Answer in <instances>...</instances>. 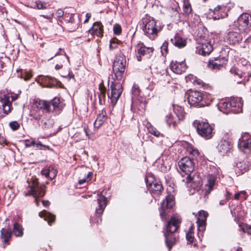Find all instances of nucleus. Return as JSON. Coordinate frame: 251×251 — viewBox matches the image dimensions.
<instances>
[{
    "mask_svg": "<svg viewBox=\"0 0 251 251\" xmlns=\"http://www.w3.org/2000/svg\"><path fill=\"white\" fill-rule=\"evenodd\" d=\"M180 223V220L179 218L174 216L172 217L166 225V231L164 233V235L166 244L169 251L176 241V239L173 236V233L177 230Z\"/></svg>",
    "mask_w": 251,
    "mask_h": 251,
    "instance_id": "nucleus-1",
    "label": "nucleus"
},
{
    "mask_svg": "<svg viewBox=\"0 0 251 251\" xmlns=\"http://www.w3.org/2000/svg\"><path fill=\"white\" fill-rule=\"evenodd\" d=\"M126 65L125 55L121 54L116 56L113 63V71L115 76L118 80H121L125 74Z\"/></svg>",
    "mask_w": 251,
    "mask_h": 251,
    "instance_id": "nucleus-2",
    "label": "nucleus"
},
{
    "mask_svg": "<svg viewBox=\"0 0 251 251\" xmlns=\"http://www.w3.org/2000/svg\"><path fill=\"white\" fill-rule=\"evenodd\" d=\"M142 29L145 34L151 39H154L160 29L153 18L149 17L143 19Z\"/></svg>",
    "mask_w": 251,
    "mask_h": 251,
    "instance_id": "nucleus-3",
    "label": "nucleus"
},
{
    "mask_svg": "<svg viewBox=\"0 0 251 251\" xmlns=\"http://www.w3.org/2000/svg\"><path fill=\"white\" fill-rule=\"evenodd\" d=\"M29 187L30 189L25 196H33L35 198L36 205L38 206V198L44 197L45 194V186H40L37 179H33L32 182L29 183Z\"/></svg>",
    "mask_w": 251,
    "mask_h": 251,
    "instance_id": "nucleus-4",
    "label": "nucleus"
},
{
    "mask_svg": "<svg viewBox=\"0 0 251 251\" xmlns=\"http://www.w3.org/2000/svg\"><path fill=\"white\" fill-rule=\"evenodd\" d=\"M234 25L241 33L248 34L251 30V15L243 13L234 22Z\"/></svg>",
    "mask_w": 251,
    "mask_h": 251,
    "instance_id": "nucleus-5",
    "label": "nucleus"
},
{
    "mask_svg": "<svg viewBox=\"0 0 251 251\" xmlns=\"http://www.w3.org/2000/svg\"><path fill=\"white\" fill-rule=\"evenodd\" d=\"M178 165L180 170L187 175L186 182H191L192 178L190 176V174L194 170V165L192 160L188 157H183L178 161Z\"/></svg>",
    "mask_w": 251,
    "mask_h": 251,
    "instance_id": "nucleus-6",
    "label": "nucleus"
},
{
    "mask_svg": "<svg viewBox=\"0 0 251 251\" xmlns=\"http://www.w3.org/2000/svg\"><path fill=\"white\" fill-rule=\"evenodd\" d=\"M204 94L197 91L190 92L188 96V101L191 106L201 107L207 105L204 101Z\"/></svg>",
    "mask_w": 251,
    "mask_h": 251,
    "instance_id": "nucleus-7",
    "label": "nucleus"
},
{
    "mask_svg": "<svg viewBox=\"0 0 251 251\" xmlns=\"http://www.w3.org/2000/svg\"><path fill=\"white\" fill-rule=\"evenodd\" d=\"M197 131L202 137L209 139L213 136L214 132L211 126L206 122H199L197 123Z\"/></svg>",
    "mask_w": 251,
    "mask_h": 251,
    "instance_id": "nucleus-8",
    "label": "nucleus"
},
{
    "mask_svg": "<svg viewBox=\"0 0 251 251\" xmlns=\"http://www.w3.org/2000/svg\"><path fill=\"white\" fill-rule=\"evenodd\" d=\"M111 93H108V98L111 100V102L115 105L119 99L122 91V85L120 82L114 83L111 82L110 85Z\"/></svg>",
    "mask_w": 251,
    "mask_h": 251,
    "instance_id": "nucleus-9",
    "label": "nucleus"
},
{
    "mask_svg": "<svg viewBox=\"0 0 251 251\" xmlns=\"http://www.w3.org/2000/svg\"><path fill=\"white\" fill-rule=\"evenodd\" d=\"M213 173H209L207 176V183L205 186V194L208 195L214 189L216 185V180L217 176L219 175L220 171L216 167L213 168Z\"/></svg>",
    "mask_w": 251,
    "mask_h": 251,
    "instance_id": "nucleus-10",
    "label": "nucleus"
},
{
    "mask_svg": "<svg viewBox=\"0 0 251 251\" xmlns=\"http://www.w3.org/2000/svg\"><path fill=\"white\" fill-rule=\"evenodd\" d=\"M238 146L242 151L249 153L251 152V136L247 132L242 134L239 139Z\"/></svg>",
    "mask_w": 251,
    "mask_h": 251,
    "instance_id": "nucleus-11",
    "label": "nucleus"
},
{
    "mask_svg": "<svg viewBox=\"0 0 251 251\" xmlns=\"http://www.w3.org/2000/svg\"><path fill=\"white\" fill-rule=\"evenodd\" d=\"M229 7L225 5H219L214 9H210L211 13H213V18L214 20L223 19L227 16Z\"/></svg>",
    "mask_w": 251,
    "mask_h": 251,
    "instance_id": "nucleus-12",
    "label": "nucleus"
},
{
    "mask_svg": "<svg viewBox=\"0 0 251 251\" xmlns=\"http://www.w3.org/2000/svg\"><path fill=\"white\" fill-rule=\"evenodd\" d=\"M208 214L207 212L201 210L199 212V215L197 220V223L198 226V236L199 238L203 236V231L205 229L206 224V219Z\"/></svg>",
    "mask_w": 251,
    "mask_h": 251,
    "instance_id": "nucleus-13",
    "label": "nucleus"
},
{
    "mask_svg": "<svg viewBox=\"0 0 251 251\" xmlns=\"http://www.w3.org/2000/svg\"><path fill=\"white\" fill-rule=\"evenodd\" d=\"M184 61L185 59L181 61H173L170 64L171 70L177 74H181L184 72L187 67Z\"/></svg>",
    "mask_w": 251,
    "mask_h": 251,
    "instance_id": "nucleus-14",
    "label": "nucleus"
},
{
    "mask_svg": "<svg viewBox=\"0 0 251 251\" xmlns=\"http://www.w3.org/2000/svg\"><path fill=\"white\" fill-rule=\"evenodd\" d=\"M175 205V201L173 197H167L165 200L161 202L160 208V215L162 217L165 216L167 213L168 209H171Z\"/></svg>",
    "mask_w": 251,
    "mask_h": 251,
    "instance_id": "nucleus-15",
    "label": "nucleus"
},
{
    "mask_svg": "<svg viewBox=\"0 0 251 251\" xmlns=\"http://www.w3.org/2000/svg\"><path fill=\"white\" fill-rule=\"evenodd\" d=\"M153 76L155 81L157 82L165 81L167 77V72L166 69H163L159 67H156L153 70Z\"/></svg>",
    "mask_w": 251,
    "mask_h": 251,
    "instance_id": "nucleus-16",
    "label": "nucleus"
},
{
    "mask_svg": "<svg viewBox=\"0 0 251 251\" xmlns=\"http://www.w3.org/2000/svg\"><path fill=\"white\" fill-rule=\"evenodd\" d=\"M242 39L243 37L241 33L234 31H229L226 37L227 42L233 45L239 44Z\"/></svg>",
    "mask_w": 251,
    "mask_h": 251,
    "instance_id": "nucleus-17",
    "label": "nucleus"
},
{
    "mask_svg": "<svg viewBox=\"0 0 251 251\" xmlns=\"http://www.w3.org/2000/svg\"><path fill=\"white\" fill-rule=\"evenodd\" d=\"M230 101L232 113H239L242 111L243 103L241 98L232 97Z\"/></svg>",
    "mask_w": 251,
    "mask_h": 251,
    "instance_id": "nucleus-18",
    "label": "nucleus"
},
{
    "mask_svg": "<svg viewBox=\"0 0 251 251\" xmlns=\"http://www.w3.org/2000/svg\"><path fill=\"white\" fill-rule=\"evenodd\" d=\"M227 62L226 57H219L215 58L214 60H210L209 61L208 66L211 69H220Z\"/></svg>",
    "mask_w": 251,
    "mask_h": 251,
    "instance_id": "nucleus-19",
    "label": "nucleus"
},
{
    "mask_svg": "<svg viewBox=\"0 0 251 251\" xmlns=\"http://www.w3.org/2000/svg\"><path fill=\"white\" fill-rule=\"evenodd\" d=\"M98 196L97 201L99 208H96V212L97 214L101 215L107 204V200L106 198L102 195V193L98 194Z\"/></svg>",
    "mask_w": 251,
    "mask_h": 251,
    "instance_id": "nucleus-20",
    "label": "nucleus"
},
{
    "mask_svg": "<svg viewBox=\"0 0 251 251\" xmlns=\"http://www.w3.org/2000/svg\"><path fill=\"white\" fill-rule=\"evenodd\" d=\"M232 147L230 143L226 140H221L217 147L218 150L221 155H225L226 154Z\"/></svg>",
    "mask_w": 251,
    "mask_h": 251,
    "instance_id": "nucleus-21",
    "label": "nucleus"
},
{
    "mask_svg": "<svg viewBox=\"0 0 251 251\" xmlns=\"http://www.w3.org/2000/svg\"><path fill=\"white\" fill-rule=\"evenodd\" d=\"M33 106L38 109H44L47 112L50 111V104L49 102L40 99H35Z\"/></svg>",
    "mask_w": 251,
    "mask_h": 251,
    "instance_id": "nucleus-22",
    "label": "nucleus"
},
{
    "mask_svg": "<svg viewBox=\"0 0 251 251\" xmlns=\"http://www.w3.org/2000/svg\"><path fill=\"white\" fill-rule=\"evenodd\" d=\"M103 26L101 23L96 22L94 24L92 28L89 29V32L92 35H96L97 36H102Z\"/></svg>",
    "mask_w": 251,
    "mask_h": 251,
    "instance_id": "nucleus-23",
    "label": "nucleus"
},
{
    "mask_svg": "<svg viewBox=\"0 0 251 251\" xmlns=\"http://www.w3.org/2000/svg\"><path fill=\"white\" fill-rule=\"evenodd\" d=\"M249 168V162L243 160L236 163L235 171L237 175H240L248 171Z\"/></svg>",
    "mask_w": 251,
    "mask_h": 251,
    "instance_id": "nucleus-24",
    "label": "nucleus"
},
{
    "mask_svg": "<svg viewBox=\"0 0 251 251\" xmlns=\"http://www.w3.org/2000/svg\"><path fill=\"white\" fill-rule=\"evenodd\" d=\"M107 118V114L105 110H102L98 115L96 120L94 123L95 128H99L106 120Z\"/></svg>",
    "mask_w": 251,
    "mask_h": 251,
    "instance_id": "nucleus-25",
    "label": "nucleus"
},
{
    "mask_svg": "<svg viewBox=\"0 0 251 251\" xmlns=\"http://www.w3.org/2000/svg\"><path fill=\"white\" fill-rule=\"evenodd\" d=\"M140 48L138 49V53L140 55H147L149 57L153 53L154 49L152 47H146L143 43L139 44Z\"/></svg>",
    "mask_w": 251,
    "mask_h": 251,
    "instance_id": "nucleus-26",
    "label": "nucleus"
},
{
    "mask_svg": "<svg viewBox=\"0 0 251 251\" xmlns=\"http://www.w3.org/2000/svg\"><path fill=\"white\" fill-rule=\"evenodd\" d=\"M60 52H57L54 55L56 56L58 55H60L61 56L59 58V63H61L63 64V66L69 67L70 65V62L69 57L67 55L66 53L64 51H62L61 49H59Z\"/></svg>",
    "mask_w": 251,
    "mask_h": 251,
    "instance_id": "nucleus-27",
    "label": "nucleus"
},
{
    "mask_svg": "<svg viewBox=\"0 0 251 251\" xmlns=\"http://www.w3.org/2000/svg\"><path fill=\"white\" fill-rule=\"evenodd\" d=\"M1 102L4 113L8 114L11 109V101L9 100V98L5 95L3 96L1 99Z\"/></svg>",
    "mask_w": 251,
    "mask_h": 251,
    "instance_id": "nucleus-28",
    "label": "nucleus"
},
{
    "mask_svg": "<svg viewBox=\"0 0 251 251\" xmlns=\"http://www.w3.org/2000/svg\"><path fill=\"white\" fill-rule=\"evenodd\" d=\"M41 218H43L45 221H48L49 225H51L52 223L55 221V216L46 210H43L39 213Z\"/></svg>",
    "mask_w": 251,
    "mask_h": 251,
    "instance_id": "nucleus-29",
    "label": "nucleus"
},
{
    "mask_svg": "<svg viewBox=\"0 0 251 251\" xmlns=\"http://www.w3.org/2000/svg\"><path fill=\"white\" fill-rule=\"evenodd\" d=\"M219 109L224 113L227 114L232 112L230 101H222L218 104Z\"/></svg>",
    "mask_w": 251,
    "mask_h": 251,
    "instance_id": "nucleus-30",
    "label": "nucleus"
},
{
    "mask_svg": "<svg viewBox=\"0 0 251 251\" xmlns=\"http://www.w3.org/2000/svg\"><path fill=\"white\" fill-rule=\"evenodd\" d=\"M40 80L43 87L52 88L55 86L54 80L49 76H43L41 77Z\"/></svg>",
    "mask_w": 251,
    "mask_h": 251,
    "instance_id": "nucleus-31",
    "label": "nucleus"
},
{
    "mask_svg": "<svg viewBox=\"0 0 251 251\" xmlns=\"http://www.w3.org/2000/svg\"><path fill=\"white\" fill-rule=\"evenodd\" d=\"M213 50L212 45L209 43H205L201 45L199 52L200 54L205 56L208 55Z\"/></svg>",
    "mask_w": 251,
    "mask_h": 251,
    "instance_id": "nucleus-32",
    "label": "nucleus"
},
{
    "mask_svg": "<svg viewBox=\"0 0 251 251\" xmlns=\"http://www.w3.org/2000/svg\"><path fill=\"white\" fill-rule=\"evenodd\" d=\"M171 42L174 45L179 48H183L186 45V40L182 39L178 35H176L173 38H172Z\"/></svg>",
    "mask_w": 251,
    "mask_h": 251,
    "instance_id": "nucleus-33",
    "label": "nucleus"
},
{
    "mask_svg": "<svg viewBox=\"0 0 251 251\" xmlns=\"http://www.w3.org/2000/svg\"><path fill=\"white\" fill-rule=\"evenodd\" d=\"M165 121L169 127L173 126V127H175L177 125V120L174 114H173L171 113L166 115L165 117Z\"/></svg>",
    "mask_w": 251,
    "mask_h": 251,
    "instance_id": "nucleus-34",
    "label": "nucleus"
},
{
    "mask_svg": "<svg viewBox=\"0 0 251 251\" xmlns=\"http://www.w3.org/2000/svg\"><path fill=\"white\" fill-rule=\"evenodd\" d=\"M24 228L20 224L15 223L13 225V233L16 237H22L24 234Z\"/></svg>",
    "mask_w": 251,
    "mask_h": 251,
    "instance_id": "nucleus-35",
    "label": "nucleus"
},
{
    "mask_svg": "<svg viewBox=\"0 0 251 251\" xmlns=\"http://www.w3.org/2000/svg\"><path fill=\"white\" fill-rule=\"evenodd\" d=\"M146 126L147 128L148 132L150 133L151 134L157 137L160 136H163V134H161L155 127L153 126L151 123H147Z\"/></svg>",
    "mask_w": 251,
    "mask_h": 251,
    "instance_id": "nucleus-36",
    "label": "nucleus"
},
{
    "mask_svg": "<svg viewBox=\"0 0 251 251\" xmlns=\"http://www.w3.org/2000/svg\"><path fill=\"white\" fill-rule=\"evenodd\" d=\"M12 232L8 229L2 228L1 230V238L3 239V242H7L11 238Z\"/></svg>",
    "mask_w": 251,
    "mask_h": 251,
    "instance_id": "nucleus-37",
    "label": "nucleus"
},
{
    "mask_svg": "<svg viewBox=\"0 0 251 251\" xmlns=\"http://www.w3.org/2000/svg\"><path fill=\"white\" fill-rule=\"evenodd\" d=\"M149 185L152 191L154 193L160 192L163 189L162 185L158 182L151 183Z\"/></svg>",
    "mask_w": 251,
    "mask_h": 251,
    "instance_id": "nucleus-38",
    "label": "nucleus"
},
{
    "mask_svg": "<svg viewBox=\"0 0 251 251\" xmlns=\"http://www.w3.org/2000/svg\"><path fill=\"white\" fill-rule=\"evenodd\" d=\"M53 107V109L55 111H59L62 108L60 102V99L58 98H54L49 103Z\"/></svg>",
    "mask_w": 251,
    "mask_h": 251,
    "instance_id": "nucleus-39",
    "label": "nucleus"
},
{
    "mask_svg": "<svg viewBox=\"0 0 251 251\" xmlns=\"http://www.w3.org/2000/svg\"><path fill=\"white\" fill-rule=\"evenodd\" d=\"M183 10L186 14H189L192 12V8L189 0H183Z\"/></svg>",
    "mask_w": 251,
    "mask_h": 251,
    "instance_id": "nucleus-40",
    "label": "nucleus"
},
{
    "mask_svg": "<svg viewBox=\"0 0 251 251\" xmlns=\"http://www.w3.org/2000/svg\"><path fill=\"white\" fill-rule=\"evenodd\" d=\"M174 115L178 120H182L185 116L183 110L181 108L175 109L174 111Z\"/></svg>",
    "mask_w": 251,
    "mask_h": 251,
    "instance_id": "nucleus-41",
    "label": "nucleus"
},
{
    "mask_svg": "<svg viewBox=\"0 0 251 251\" xmlns=\"http://www.w3.org/2000/svg\"><path fill=\"white\" fill-rule=\"evenodd\" d=\"M121 42L116 38H114L111 39L109 44V49L112 50L117 49Z\"/></svg>",
    "mask_w": 251,
    "mask_h": 251,
    "instance_id": "nucleus-42",
    "label": "nucleus"
},
{
    "mask_svg": "<svg viewBox=\"0 0 251 251\" xmlns=\"http://www.w3.org/2000/svg\"><path fill=\"white\" fill-rule=\"evenodd\" d=\"M193 230V228L192 226H191L190 228L189 232H188L186 233V235L187 240L188 241H189L190 243L192 242L193 241L194 238V233L192 231Z\"/></svg>",
    "mask_w": 251,
    "mask_h": 251,
    "instance_id": "nucleus-43",
    "label": "nucleus"
},
{
    "mask_svg": "<svg viewBox=\"0 0 251 251\" xmlns=\"http://www.w3.org/2000/svg\"><path fill=\"white\" fill-rule=\"evenodd\" d=\"M32 75L29 72L25 71L21 75V77L24 79L25 80L27 81L30 79L32 77Z\"/></svg>",
    "mask_w": 251,
    "mask_h": 251,
    "instance_id": "nucleus-44",
    "label": "nucleus"
},
{
    "mask_svg": "<svg viewBox=\"0 0 251 251\" xmlns=\"http://www.w3.org/2000/svg\"><path fill=\"white\" fill-rule=\"evenodd\" d=\"M92 172H89L87 174V176H85V177L81 178L80 177H79V179L78 180V183L79 184H82L84 182L90 180L91 179V177L92 176Z\"/></svg>",
    "mask_w": 251,
    "mask_h": 251,
    "instance_id": "nucleus-45",
    "label": "nucleus"
},
{
    "mask_svg": "<svg viewBox=\"0 0 251 251\" xmlns=\"http://www.w3.org/2000/svg\"><path fill=\"white\" fill-rule=\"evenodd\" d=\"M230 72L231 74H234L235 76H238L240 78L242 77V74L241 73V71L235 68H232L230 69Z\"/></svg>",
    "mask_w": 251,
    "mask_h": 251,
    "instance_id": "nucleus-46",
    "label": "nucleus"
},
{
    "mask_svg": "<svg viewBox=\"0 0 251 251\" xmlns=\"http://www.w3.org/2000/svg\"><path fill=\"white\" fill-rule=\"evenodd\" d=\"M10 127L13 130H18L20 126V124L17 122V121H12L9 124Z\"/></svg>",
    "mask_w": 251,
    "mask_h": 251,
    "instance_id": "nucleus-47",
    "label": "nucleus"
},
{
    "mask_svg": "<svg viewBox=\"0 0 251 251\" xmlns=\"http://www.w3.org/2000/svg\"><path fill=\"white\" fill-rule=\"evenodd\" d=\"M114 33L116 35H119L122 32V28L120 25L115 24L113 26Z\"/></svg>",
    "mask_w": 251,
    "mask_h": 251,
    "instance_id": "nucleus-48",
    "label": "nucleus"
},
{
    "mask_svg": "<svg viewBox=\"0 0 251 251\" xmlns=\"http://www.w3.org/2000/svg\"><path fill=\"white\" fill-rule=\"evenodd\" d=\"M36 5L38 9H46L47 8L46 3L40 0L36 1Z\"/></svg>",
    "mask_w": 251,
    "mask_h": 251,
    "instance_id": "nucleus-49",
    "label": "nucleus"
},
{
    "mask_svg": "<svg viewBox=\"0 0 251 251\" xmlns=\"http://www.w3.org/2000/svg\"><path fill=\"white\" fill-rule=\"evenodd\" d=\"M30 115L36 120H39L41 119V115L34 110L30 112Z\"/></svg>",
    "mask_w": 251,
    "mask_h": 251,
    "instance_id": "nucleus-50",
    "label": "nucleus"
},
{
    "mask_svg": "<svg viewBox=\"0 0 251 251\" xmlns=\"http://www.w3.org/2000/svg\"><path fill=\"white\" fill-rule=\"evenodd\" d=\"M50 168V179H52L54 178L56 174H57V171L55 169H54L52 167H49Z\"/></svg>",
    "mask_w": 251,
    "mask_h": 251,
    "instance_id": "nucleus-51",
    "label": "nucleus"
},
{
    "mask_svg": "<svg viewBox=\"0 0 251 251\" xmlns=\"http://www.w3.org/2000/svg\"><path fill=\"white\" fill-rule=\"evenodd\" d=\"M41 174L47 178H50V168H44L41 171Z\"/></svg>",
    "mask_w": 251,
    "mask_h": 251,
    "instance_id": "nucleus-52",
    "label": "nucleus"
},
{
    "mask_svg": "<svg viewBox=\"0 0 251 251\" xmlns=\"http://www.w3.org/2000/svg\"><path fill=\"white\" fill-rule=\"evenodd\" d=\"M243 230L245 232L248 233L251 235V226L249 225H245L243 227Z\"/></svg>",
    "mask_w": 251,
    "mask_h": 251,
    "instance_id": "nucleus-53",
    "label": "nucleus"
},
{
    "mask_svg": "<svg viewBox=\"0 0 251 251\" xmlns=\"http://www.w3.org/2000/svg\"><path fill=\"white\" fill-rule=\"evenodd\" d=\"M35 142L34 140L30 141L29 140H25V146L26 147H30L33 145H35Z\"/></svg>",
    "mask_w": 251,
    "mask_h": 251,
    "instance_id": "nucleus-54",
    "label": "nucleus"
},
{
    "mask_svg": "<svg viewBox=\"0 0 251 251\" xmlns=\"http://www.w3.org/2000/svg\"><path fill=\"white\" fill-rule=\"evenodd\" d=\"M99 90L100 91V93H106V89L105 87L104 86L103 83H100L99 85Z\"/></svg>",
    "mask_w": 251,
    "mask_h": 251,
    "instance_id": "nucleus-55",
    "label": "nucleus"
},
{
    "mask_svg": "<svg viewBox=\"0 0 251 251\" xmlns=\"http://www.w3.org/2000/svg\"><path fill=\"white\" fill-rule=\"evenodd\" d=\"M251 42V37H249L248 38H247L244 44L242 45V47L244 48H246L248 46V44Z\"/></svg>",
    "mask_w": 251,
    "mask_h": 251,
    "instance_id": "nucleus-56",
    "label": "nucleus"
},
{
    "mask_svg": "<svg viewBox=\"0 0 251 251\" xmlns=\"http://www.w3.org/2000/svg\"><path fill=\"white\" fill-rule=\"evenodd\" d=\"M35 145H36L37 148L40 150H43L46 148V146L42 145L41 142H38L36 143H35Z\"/></svg>",
    "mask_w": 251,
    "mask_h": 251,
    "instance_id": "nucleus-57",
    "label": "nucleus"
},
{
    "mask_svg": "<svg viewBox=\"0 0 251 251\" xmlns=\"http://www.w3.org/2000/svg\"><path fill=\"white\" fill-rule=\"evenodd\" d=\"M64 15V11L61 9H59L56 12V15L58 17H61Z\"/></svg>",
    "mask_w": 251,
    "mask_h": 251,
    "instance_id": "nucleus-58",
    "label": "nucleus"
},
{
    "mask_svg": "<svg viewBox=\"0 0 251 251\" xmlns=\"http://www.w3.org/2000/svg\"><path fill=\"white\" fill-rule=\"evenodd\" d=\"M186 80L187 81H188V80L192 81L193 80V81H192L193 83H194L195 82V78L192 75H189L187 77H186Z\"/></svg>",
    "mask_w": 251,
    "mask_h": 251,
    "instance_id": "nucleus-59",
    "label": "nucleus"
},
{
    "mask_svg": "<svg viewBox=\"0 0 251 251\" xmlns=\"http://www.w3.org/2000/svg\"><path fill=\"white\" fill-rule=\"evenodd\" d=\"M105 97V94L104 93H100L99 95V98L100 100V103L101 102V100L102 99H104Z\"/></svg>",
    "mask_w": 251,
    "mask_h": 251,
    "instance_id": "nucleus-60",
    "label": "nucleus"
},
{
    "mask_svg": "<svg viewBox=\"0 0 251 251\" xmlns=\"http://www.w3.org/2000/svg\"><path fill=\"white\" fill-rule=\"evenodd\" d=\"M91 14L90 13H86V14L85 15L86 19L85 20L84 23H86L88 22L90 18H91Z\"/></svg>",
    "mask_w": 251,
    "mask_h": 251,
    "instance_id": "nucleus-61",
    "label": "nucleus"
},
{
    "mask_svg": "<svg viewBox=\"0 0 251 251\" xmlns=\"http://www.w3.org/2000/svg\"><path fill=\"white\" fill-rule=\"evenodd\" d=\"M63 67V64L61 63H58L56 65L55 68L56 70H58L60 69Z\"/></svg>",
    "mask_w": 251,
    "mask_h": 251,
    "instance_id": "nucleus-62",
    "label": "nucleus"
},
{
    "mask_svg": "<svg viewBox=\"0 0 251 251\" xmlns=\"http://www.w3.org/2000/svg\"><path fill=\"white\" fill-rule=\"evenodd\" d=\"M246 193L245 191H241L240 192L241 196H243V198L245 200L247 199Z\"/></svg>",
    "mask_w": 251,
    "mask_h": 251,
    "instance_id": "nucleus-63",
    "label": "nucleus"
},
{
    "mask_svg": "<svg viewBox=\"0 0 251 251\" xmlns=\"http://www.w3.org/2000/svg\"><path fill=\"white\" fill-rule=\"evenodd\" d=\"M42 203L45 207H47L49 206L50 202L48 201H43Z\"/></svg>",
    "mask_w": 251,
    "mask_h": 251,
    "instance_id": "nucleus-64",
    "label": "nucleus"
}]
</instances>
